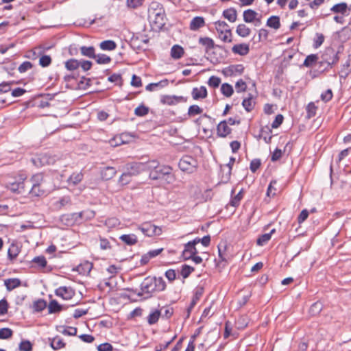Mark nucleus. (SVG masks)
<instances>
[{"label":"nucleus","instance_id":"obj_1","mask_svg":"<svg viewBox=\"0 0 351 351\" xmlns=\"http://www.w3.org/2000/svg\"><path fill=\"white\" fill-rule=\"evenodd\" d=\"M166 289V282L162 277H146L141 284V291L137 293L138 296H142L144 293L151 298L153 293L160 292Z\"/></svg>","mask_w":351,"mask_h":351},{"label":"nucleus","instance_id":"obj_2","mask_svg":"<svg viewBox=\"0 0 351 351\" xmlns=\"http://www.w3.org/2000/svg\"><path fill=\"white\" fill-rule=\"evenodd\" d=\"M165 11L162 3L152 1L148 8V17L154 29H161L165 25Z\"/></svg>","mask_w":351,"mask_h":351},{"label":"nucleus","instance_id":"obj_3","mask_svg":"<svg viewBox=\"0 0 351 351\" xmlns=\"http://www.w3.org/2000/svg\"><path fill=\"white\" fill-rule=\"evenodd\" d=\"M173 169L169 165H160L155 170L149 172V178L153 180H163L167 184H171L176 180L173 173Z\"/></svg>","mask_w":351,"mask_h":351},{"label":"nucleus","instance_id":"obj_4","mask_svg":"<svg viewBox=\"0 0 351 351\" xmlns=\"http://www.w3.org/2000/svg\"><path fill=\"white\" fill-rule=\"evenodd\" d=\"M338 53V51L331 47L325 48L321 54L320 59H323V62L327 63V66H324V68L322 69V72L328 71L329 69H331L334 64L338 62L339 60Z\"/></svg>","mask_w":351,"mask_h":351},{"label":"nucleus","instance_id":"obj_5","mask_svg":"<svg viewBox=\"0 0 351 351\" xmlns=\"http://www.w3.org/2000/svg\"><path fill=\"white\" fill-rule=\"evenodd\" d=\"M198 42L199 44L204 47L205 53L208 56V57H206L207 60H208L211 63L214 64L219 62V59L215 56H212L209 52L211 49H213L216 47L221 49L222 47L215 45L214 40L209 37H200Z\"/></svg>","mask_w":351,"mask_h":351},{"label":"nucleus","instance_id":"obj_6","mask_svg":"<svg viewBox=\"0 0 351 351\" xmlns=\"http://www.w3.org/2000/svg\"><path fill=\"white\" fill-rule=\"evenodd\" d=\"M178 167L182 171L192 173L196 171L198 162L193 156L185 155L180 160Z\"/></svg>","mask_w":351,"mask_h":351},{"label":"nucleus","instance_id":"obj_7","mask_svg":"<svg viewBox=\"0 0 351 351\" xmlns=\"http://www.w3.org/2000/svg\"><path fill=\"white\" fill-rule=\"evenodd\" d=\"M138 229L147 237L159 236L162 234L161 227L157 226L151 221H146L141 224Z\"/></svg>","mask_w":351,"mask_h":351},{"label":"nucleus","instance_id":"obj_8","mask_svg":"<svg viewBox=\"0 0 351 351\" xmlns=\"http://www.w3.org/2000/svg\"><path fill=\"white\" fill-rule=\"evenodd\" d=\"M245 67L243 64H231L222 69L221 73L225 77H232L242 75Z\"/></svg>","mask_w":351,"mask_h":351},{"label":"nucleus","instance_id":"obj_9","mask_svg":"<svg viewBox=\"0 0 351 351\" xmlns=\"http://www.w3.org/2000/svg\"><path fill=\"white\" fill-rule=\"evenodd\" d=\"M186 100L187 99L183 96L165 95L160 97V103L168 106H174L181 102H186Z\"/></svg>","mask_w":351,"mask_h":351},{"label":"nucleus","instance_id":"obj_10","mask_svg":"<svg viewBox=\"0 0 351 351\" xmlns=\"http://www.w3.org/2000/svg\"><path fill=\"white\" fill-rule=\"evenodd\" d=\"M143 162H133L126 165V173L130 176H135L144 171Z\"/></svg>","mask_w":351,"mask_h":351},{"label":"nucleus","instance_id":"obj_11","mask_svg":"<svg viewBox=\"0 0 351 351\" xmlns=\"http://www.w3.org/2000/svg\"><path fill=\"white\" fill-rule=\"evenodd\" d=\"M55 293L57 296L61 297L62 299L68 300L71 299L75 295V291L71 287L63 286L56 289Z\"/></svg>","mask_w":351,"mask_h":351},{"label":"nucleus","instance_id":"obj_12","mask_svg":"<svg viewBox=\"0 0 351 351\" xmlns=\"http://www.w3.org/2000/svg\"><path fill=\"white\" fill-rule=\"evenodd\" d=\"M232 132V129L228 125L226 120L221 121L217 126V134L218 136L225 138Z\"/></svg>","mask_w":351,"mask_h":351},{"label":"nucleus","instance_id":"obj_13","mask_svg":"<svg viewBox=\"0 0 351 351\" xmlns=\"http://www.w3.org/2000/svg\"><path fill=\"white\" fill-rule=\"evenodd\" d=\"M148 43L149 38L146 35L133 36L130 41V45L133 48L140 49L142 48V43L147 44Z\"/></svg>","mask_w":351,"mask_h":351},{"label":"nucleus","instance_id":"obj_14","mask_svg":"<svg viewBox=\"0 0 351 351\" xmlns=\"http://www.w3.org/2000/svg\"><path fill=\"white\" fill-rule=\"evenodd\" d=\"M60 221L68 226H71L77 223L76 215L75 213L63 214L60 217Z\"/></svg>","mask_w":351,"mask_h":351},{"label":"nucleus","instance_id":"obj_15","mask_svg":"<svg viewBox=\"0 0 351 351\" xmlns=\"http://www.w3.org/2000/svg\"><path fill=\"white\" fill-rule=\"evenodd\" d=\"M100 173L103 180H109L116 175L117 170L113 167L107 166L101 169Z\"/></svg>","mask_w":351,"mask_h":351},{"label":"nucleus","instance_id":"obj_16","mask_svg":"<svg viewBox=\"0 0 351 351\" xmlns=\"http://www.w3.org/2000/svg\"><path fill=\"white\" fill-rule=\"evenodd\" d=\"M232 51L235 54L245 56L250 51L249 45L245 43L235 45L232 47Z\"/></svg>","mask_w":351,"mask_h":351},{"label":"nucleus","instance_id":"obj_17","mask_svg":"<svg viewBox=\"0 0 351 351\" xmlns=\"http://www.w3.org/2000/svg\"><path fill=\"white\" fill-rule=\"evenodd\" d=\"M191 94L193 99L195 100L204 99L208 95L206 88L204 86H202L199 88H193Z\"/></svg>","mask_w":351,"mask_h":351},{"label":"nucleus","instance_id":"obj_18","mask_svg":"<svg viewBox=\"0 0 351 351\" xmlns=\"http://www.w3.org/2000/svg\"><path fill=\"white\" fill-rule=\"evenodd\" d=\"M25 178H20V180L19 182H12L10 184V186H9V189L10 191H12L14 193H21L23 191H25Z\"/></svg>","mask_w":351,"mask_h":351},{"label":"nucleus","instance_id":"obj_19","mask_svg":"<svg viewBox=\"0 0 351 351\" xmlns=\"http://www.w3.org/2000/svg\"><path fill=\"white\" fill-rule=\"evenodd\" d=\"M67 307L60 304L56 300H52L48 305V311L50 314L56 313L66 309Z\"/></svg>","mask_w":351,"mask_h":351},{"label":"nucleus","instance_id":"obj_20","mask_svg":"<svg viewBox=\"0 0 351 351\" xmlns=\"http://www.w3.org/2000/svg\"><path fill=\"white\" fill-rule=\"evenodd\" d=\"M205 25L204 19L202 16L194 17L190 23V29L197 31Z\"/></svg>","mask_w":351,"mask_h":351},{"label":"nucleus","instance_id":"obj_21","mask_svg":"<svg viewBox=\"0 0 351 351\" xmlns=\"http://www.w3.org/2000/svg\"><path fill=\"white\" fill-rule=\"evenodd\" d=\"M223 16L231 23H234L237 19V12L234 8H230L223 10Z\"/></svg>","mask_w":351,"mask_h":351},{"label":"nucleus","instance_id":"obj_22","mask_svg":"<svg viewBox=\"0 0 351 351\" xmlns=\"http://www.w3.org/2000/svg\"><path fill=\"white\" fill-rule=\"evenodd\" d=\"M204 292V288L203 286H197L193 291V296L191 300V306H195L199 299L202 298Z\"/></svg>","mask_w":351,"mask_h":351},{"label":"nucleus","instance_id":"obj_23","mask_svg":"<svg viewBox=\"0 0 351 351\" xmlns=\"http://www.w3.org/2000/svg\"><path fill=\"white\" fill-rule=\"evenodd\" d=\"M4 285L8 291H10L21 286V281L19 278H9L4 280Z\"/></svg>","mask_w":351,"mask_h":351},{"label":"nucleus","instance_id":"obj_24","mask_svg":"<svg viewBox=\"0 0 351 351\" xmlns=\"http://www.w3.org/2000/svg\"><path fill=\"white\" fill-rule=\"evenodd\" d=\"M234 162H235V158L232 156L230 158L229 162L225 165V167L227 169V171H226V174H223L222 176L223 182H227L230 180L232 166H233Z\"/></svg>","mask_w":351,"mask_h":351},{"label":"nucleus","instance_id":"obj_25","mask_svg":"<svg viewBox=\"0 0 351 351\" xmlns=\"http://www.w3.org/2000/svg\"><path fill=\"white\" fill-rule=\"evenodd\" d=\"M258 13L252 9L246 10L243 12V21L245 23H250L256 19Z\"/></svg>","mask_w":351,"mask_h":351},{"label":"nucleus","instance_id":"obj_26","mask_svg":"<svg viewBox=\"0 0 351 351\" xmlns=\"http://www.w3.org/2000/svg\"><path fill=\"white\" fill-rule=\"evenodd\" d=\"M124 243L128 245H135L138 242L137 237L134 234H123L119 237Z\"/></svg>","mask_w":351,"mask_h":351},{"label":"nucleus","instance_id":"obj_27","mask_svg":"<svg viewBox=\"0 0 351 351\" xmlns=\"http://www.w3.org/2000/svg\"><path fill=\"white\" fill-rule=\"evenodd\" d=\"M184 52L183 47L178 45H175L171 47V56L175 60H178L182 58Z\"/></svg>","mask_w":351,"mask_h":351},{"label":"nucleus","instance_id":"obj_28","mask_svg":"<svg viewBox=\"0 0 351 351\" xmlns=\"http://www.w3.org/2000/svg\"><path fill=\"white\" fill-rule=\"evenodd\" d=\"M56 208L61 210L62 208L71 205V199L69 196H63L54 204Z\"/></svg>","mask_w":351,"mask_h":351},{"label":"nucleus","instance_id":"obj_29","mask_svg":"<svg viewBox=\"0 0 351 351\" xmlns=\"http://www.w3.org/2000/svg\"><path fill=\"white\" fill-rule=\"evenodd\" d=\"M168 84L169 80L167 79H164L157 83H150L147 84L145 87V89L147 91H154L156 88H164L168 86Z\"/></svg>","mask_w":351,"mask_h":351},{"label":"nucleus","instance_id":"obj_30","mask_svg":"<svg viewBox=\"0 0 351 351\" xmlns=\"http://www.w3.org/2000/svg\"><path fill=\"white\" fill-rule=\"evenodd\" d=\"M319 58L317 54H310L307 56L303 62L302 66L305 67H312L319 60Z\"/></svg>","mask_w":351,"mask_h":351},{"label":"nucleus","instance_id":"obj_31","mask_svg":"<svg viewBox=\"0 0 351 351\" xmlns=\"http://www.w3.org/2000/svg\"><path fill=\"white\" fill-rule=\"evenodd\" d=\"M80 49L81 54L84 56L89 58H94L95 57V49L93 46H82Z\"/></svg>","mask_w":351,"mask_h":351},{"label":"nucleus","instance_id":"obj_32","mask_svg":"<svg viewBox=\"0 0 351 351\" xmlns=\"http://www.w3.org/2000/svg\"><path fill=\"white\" fill-rule=\"evenodd\" d=\"M330 10L334 13L345 14L348 10V5L345 2L339 3L333 5Z\"/></svg>","mask_w":351,"mask_h":351},{"label":"nucleus","instance_id":"obj_33","mask_svg":"<svg viewBox=\"0 0 351 351\" xmlns=\"http://www.w3.org/2000/svg\"><path fill=\"white\" fill-rule=\"evenodd\" d=\"M99 47L104 51H112L117 48V44L114 40H106L100 43Z\"/></svg>","mask_w":351,"mask_h":351},{"label":"nucleus","instance_id":"obj_34","mask_svg":"<svg viewBox=\"0 0 351 351\" xmlns=\"http://www.w3.org/2000/svg\"><path fill=\"white\" fill-rule=\"evenodd\" d=\"M253 97L251 94H249V97L245 98L242 101V106L247 112H251L255 106V102L252 100Z\"/></svg>","mask_w":351,"mask_h":351},{"label":"nucleus","instance_id":"obj_35","mask_svg":"<svg viewBox=\"0 0 351 351\" xmlns=\"http://www.w3.org/2000/svg\"><path fill=\"white\" fill-rule=\"evenodd\" d=\"M266 25L267 26L275 29H279L280 27V17L278 16H270L267 19Z\"/></svg>","mask_w":351,"mask_h":351},{"label":"nucleus","instance_id":"obj_36","mask_svg":"<svg viewBox=\"0 0 351 351\" xmlns=\"http://www.w3.org/2000/svg\"><path fill=\"white\" fill-rule=\"evenodd\" d=\"M93 268V264L90 262H85L84 263L80 264L77 267L76 270L80 274H89Z\"/></svg>","mask_w":351,"mask_h":351},{"label":"nucleus","instance_id":"obj_37","mask_svg":"<svg viewBox=\"0 0 351 351\" xmlns=\"http://www.w3.org/2000/svg\"><path fill=\"white\" fill-rule=\"evenodd\" d=\"M20 252V248L16 244L12 243L8 251V258L11 261L15 259Z\"/></svg>","mask_w":351,"mask_h":351},{"label":"nucleus","instance_id":"obj_38","mask_svg":"<svg viewBox=\"0 0 351 351\" xmlns=\"http://www.w3.org/2000/svg\"><path fill=\"white\" fill-rule=\"evenodd\" d=\"M260 132V137H263L266 143H270L272 138V136L270 134L271 133V129L267 126L261 128Z\"/></svg>","mask_w":351,"mask_h":351},{"label":"nucleus","instance_id":"obj_39","mask_svg":"<svg viewBox=\"0 0 351 351\" xmlns=\"http://www.w3.org/2000/svg\"><path fill=\"white\" fill-rule=\"evenodd\" d=\"M236 32L241 37L245 38L250 34L251 29L245 24H239L237 27Z\"/></svg>","mask_w":351,"mask_h":351},{"label":"nucleus","instance_id":"obj_40","mask_svg":"<svg viewBox=\"0 0 351 351\" xmlns=\"http://www.w3.org/2000/svg\"><path fill=\"white\" fill-rule=\"evenodd\" d=\"M83 177V174L80 172L73 173L69 176V178L67 180V182L69 184H71L75 186L79 184L82 180Z\"/></svg>","mask_w":351,"mask_h":351},{"label":"nucleus","instance_id":"obj_41","mask_svg":"<svg viewBox=\"0 0 351 351\" xmlns=\"http://www.w3.org/2000/svg\"><path fill=\"white\" fill-rule=\"evenodd\" d=\"M50 345L53 350H56L64 348L65 343L61 337L56 336L52 339Z\"/></svg>","mask_w":351,"mask_h":351},{"label":"nucleus","instance_id":"obj_42","mask_svg":"<svg viewBox=\"0 0 351 351\" xmlns=\"http://www.w3.org/2000/svg\"><path fill=\"white\" fill-rule=\"evenodd\" d=\"M323 308V304L322 302L317 301L315 303H313L309 309V313L312 316H316L319 314V313L322 311Z\"/></svg>","mask_w":351,"mask_h":351},{"label":"nucleus","instance_id":"obj_43","mask_svg":"<svg viewBox=\"0 0 351 351\" xmlns=\"http://www.w3.org/2000/svg\"><path fill=\"white\" fill-rule=\"evenodd\" d=\"M80 60L71 58L65 62V68L68 71H75L80 67Z\"/></svg>","mask_w":351,"mask_h":351},{"label":"nucleus","instance_id":"obj_44","mask_svg":"<svg viewBox=\"0 0 351 351\" xmlns=\"http://www.w3.org/2000/svg\"><path fill=\"white\" fill-rule=\"evenodd\" d=\"M215 27L217 32L223 33V32H228L231 33V30L229 28V25L225 21H217L215 23Z\"/></svg>","mask_w":351,"mask_h":351},{"label":"nucleus","instance_id":"obj_45","mask_svg":"<svg viewBox=\"0 0 351 351\" xmlns=\"http://www.w3.org/2000/svg\"><path fill=\"white\" fill-rule=\"evenodd\" d=\"M93 59H95L96 62L99 64H109L112 60L110 56L104 53L95 54V57Z\"/></svg>","mask_w":351,"mask_h":351},{"label":"nucleus","instance_id":"obj_46","mask_svg":"<svg viewBox=\"0 0 351 351\" xmlns=\"http://www.w3.org/2000/svg\"><path fill=\"white\" fill-rule=\"evenodd\" d=\"M221 92L224 96L230 97L233 94L234 89L232 86L230 84L223 83L221 86Z\"/></svg>","mask_w":351,"mask_h":351},{"label":"nucleus","instance_id":"obj_47","mask_svg":"<svg viewBox=\"0 0 351 351\" xmlns=\"http://www.w3.org/2000/svg\"><path fill=\"white\" fill-rule=\"evenodd\" d=\"M29 193L34 197H40L45 193V190L42 185L32 186Z\"/></svg>","mask_w":351,"mask_h":351},{"label":"nucleus","instance_id":"obj_48","mask_svg":"<svg viewBox=\"0 0 351 351\" xmlns=\"http://www.w3.org/2000/svg\"><path fill=\"white\" fill-rule=\"evenodd\" d=\"M243 197V190L241 189L236 195L231 197L229 205L233 207H237L240 204V202Z\"/></svg>","mask_w":351,"mask_h":351},{"label":"nucleus","instance_id":"obj_49","mask_svg":"<svg viewBox=\"0 0 351 351\" xmlns=\"http://www.w3.org/2000/svg\"><path fill=\"white\" fill-rule=\"evenodd\" d=\"M161 315V312L159 310H155L154 312L151 313L147 317V322L149 324L153 325L156 324Z\"/></svg>","mask_w":351,"mask_h":351},{"label":"nucleus","instance_id":"obj_50","mask_svg":"<svg viewBox=\"0 0 351 351\" xmlns=\"http://www.w3.org/2000/svg\"><path fill=\"white\" fill-rule=\"evenodd\" d=\"M143 165L145 166L144 171H149V172L157 169L159 165H160L157 160H151L147 162H143Z\"/></svg>","mask_w":351,"mask_h":351},{"label":"nucleus","instance_id":"obj_51","mask_svg":"<svg viewBox=\"0 0 351 351\" xmlns=\"http://www.w3.org/2000/svg\"><path fill=\"white\" fill-rule=\"evenodd\" d=\"M29 182L32 186L42 185L44 182V176L43 173H36L31 178Z\"/></svg>","mask_w":351,"mask_h":351},{"label":"nucleus","instance_id":"obj_52","mask_svg":"<svg viewBox=\"0 0 351 351\" xmlns=\"http://www.w3.org/2000/svg\"><path fill=\"white\" fill-rule=\"evenodd\" d=\"M47 307V302L43 299L35 301L33 304V308L36 312H40Z\"/></svg>","mask_w":351,"mask_h":351},{"label":"nucleus","instance_id":"obj_53","mask_svg":"<svg viewBox=\"0 0 351 351\" xmlns=\"http://www.w3.org/2000/svg\"><path fill=\"white\" fill-rule=\"evenodd\" d=\"M317 109V107L315 105V104L313 102H310L306 108L307 118L311 119L315 117L316 114Z\"/></svg>","mask_w":351,"mask_h":351},{"label":"nucleus","instance_id":"obj_54","mask_svg":"<svg viewBox=\"0 0 351 351\" xmlns=\"http://www.w3.org/2000/svg\"><path fill=\"white\" fill-rule=\"evenodd\" d=\"M149 112V108L143 104L140 105L134 110V114L138 117H144Z\"/></svg>","mask_w":351,"mask_h":351},{"label":"nucleus","instance_id":"obj_55","mask_svg":"<svg viewBox=\"0 0 351 351\" xmlns=\"http://www.w3.org/2000/svg\"><path fill=\"white\" fill-rule=\"evenodd\" d=\"M108 80L110 82L115 83L116 84L121 86L123 85V78L121 74L113 73L108 77Z\"/></svg>","mask_w":351,"mask_h":351},{"label":"nucleus","instance_id":"obj_56","mask_svg":"<svg viewBox=\"0 0 351 351\" xmlns=\"http://www.w3.org/2000/svg\"><path fill=\"white\" fill-rule=\"evenodd\" d=\"M185 254L189 253V257H192L193 255H196L198 253L195 245L191 244L190 242L184 244Z\"/></svg>","mask_w":351,"mask_h":351},{"label":"nucleus","instance_id":"obj_57","mask_svg":"<svg viewBox=\"0 0 351 351\" xmlns=\"http://www.w3.org/2000/svg\"><path fill=\"white\" fill-rule=\"evenodd\" d=\"M14 84H19V82H15L14 81L3 82L0 84V94L5 93L10 90V86Z\"/></svg>","mask_w":351,"mask_h":351},{"label":"nucleus","instance_id":"obj_58","mask_svg":"<svg viewBox=\"0 0 351 351\" xmlns=\"http://www.w3.org/2000/svg\"><path fill=\"white\" fill-rule=\"evenodd\" d=\"M194 270L195 269L193 267L188 265H183L180 274L184 278H187Z\"/></svg>","mask_w":351,"mask_h":351},{"label":"nucleus","instance_id":"obj_59","mask_svg":"<svg viewBox=\"0 0 351 351\" xmlns=\"http://www.w3.org/2000/svg\"><path fill=\"white\" fill-rule=\"evenodd\" d=\"M32 263H36L40 268H44L47 266V262L44 256H39L34 257L32 261Z\"/></svg>","mask_w":351,"mask_h":351},{"label":"nucleus","instance_id":"obj_60","mask_svg":"<svg viewBox=\"0 0 351 351\" xmlns=\"http://www.w3.org/2000/svg\"><path fill=\"white\" fill-rule=\"evenodd\" d=\"M203 110L197 105H192L189 108L188 115L189 117H193L197 114H199L202 112Z\"/></svg>","mask_w":351,"mask_h":351},{"label":"nucleus","instance_id":"obj_61","mask_svg":"<svg viewBox=\"0 0 351 351\" xmlns=\"http://www.w3.org/2000/svg\"><path fill=\"white\" fill-rule=\"evenodd\" d=\"M13 335V331L9 328H3L0 329V339H7L10 338Z\"/></svg>","mask_w":351,"mask_h":351},{"label":"nucleus","instance_id":"obj_62","mask_svg":"<svg viewBox=\"0 0 351 351\" xmlns=\"http://www.w3.org/2000/svg\"><path fill=\"white\" fill-rule=\"evenodd\" d=\"M19 349L20 351H32V344L28 340L22 341L19 344Z\"/></svg>","mask_w":351,"mask_h":351},{"label":"nucleus","instance_id":"obj_63","mask_svg":"<svg viewBox=\"0 0 351 351\" xmlns=\"http://www.w3.org/2000/svg\"><path fill=\"white\" fill-rule=\"evenodd\" d=\"M316 38L314 39L313 47L315 49L319 48L324 41V36L320 33H316Z\"/></svg>","mask_w":351,"mask_h":351},{"label":"nucleus","instance_id":"obj_64","mask_svg":"<svg viewBox=\"0 0 351 351\" xmlns=\"http://www.w3.org/2000/svg\"><path fill=\"white\" fill-rule=\"evenodd\" d=\"M271 239L269 234L265 233L261 235L256 240V244L260 246L264 245Z\"/></svg>","mask_w":351,"mask_h":351}]
</instances>
